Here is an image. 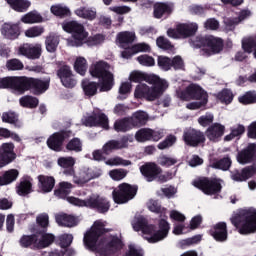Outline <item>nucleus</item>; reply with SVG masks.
Returning <instances> with one entry per match:
<instances>
[{
  "instance_id": "obj_59",
  "label": "nucleus",
  "mask_w": 256,
  "mask_h": 256,
  "mask_svg": "<svg viewBox=\"0 0 256 256\" xmlns=\"http://www.w3.org/2000/svg\"><path fill=\"white\" fill-rule=\"evenodd\" d=\"M174 143H177V137L170 134L157 145V148L160 149V151H163L169 149V147H173Z\"/></svg>"
},
{
  "instance_id": "obj_42",
  "label": "nucleus",
  "mask_w": 256,
  "mask_h": 256,
  "mask_svg": "<svg viewBox=\"0 0 256 256\" xmlns=\"http://www.w3.org/2000/svg\"><path fill=\"white\" fill-rule=\"evenodd\" d=\"M16 193L20 197H27V195L33 193V183H31V180H21L19 185L16 186Z\"/></svg>"
},
{
  "instance_id": "obj_64",
  "label": "nucleus",
  "mask_w": 256,
  "mask_h": 256,
  "mask_svg": "<svg viewBox=\"0 0 256 256\" xmlns=\"http://www.w3.org/2000/svg\"><path fill=\"white\" fill-rule=\"evenodd\" d=\"M50 11L56 17H66V15H69V9L59 5L52 6Z\"/></svg>"
},
{
  "instance_id": "obj_61",
  "label": "nucleus",
  "mask_w": 256,
  "mask_h": 256,
  "mask_svg": "<svg viewBox=\"0 0 256 256\" xmlns=\"http://www.w3.org/2000/svg\"><path fill=\"white\" fill-rule=\"evenodd\" d=\"M6 67L8 71H21L24 69L25 65H23V62H21V60L14 58L7 61Z\"/></svg>"
},
{
  "instance_id": "obj_51",
  "label": "nucleus",
  "mask_w": 256,
  "mask_h": 256,
  "mask_svg": "<svg viewBox=\"0 0 256 256\" xmlns=\"http://www.w3.org/2000/svg\"><path fill=\"white\" fill-rule=\"evenodd\" d=\"M67 151H73L74 153H81L83 151V142L79 138H72L66 144Z\"/></svg>"
},
{
  "instance_id": "obj_17",
  "label": "nucleus",
  "mask_w": 256,
  "mask_h": 256,
  "mask_svg": "<svg viewBox=\"0 0 256 256\" xmlns=\"http://www.w3.org/2000/svg\"><path fill=\"white\" fill-rule=\"evenodd\" d=\"M86 207H88V209H93L97 213L105 214L111 209V202L103 196L92 195L87 198Z\"/></svg>"
},
{
  "instance_id": "obj_24",
  "label": "nucleus",
  "mask_w": 256,
  "mask_h": 256,
  "mask_svg": "<svg viewBox=\"0 0 256 256\" xmlns=\"http://www.w3.org/2000/svg\"><path fill=\"white\" fill-rule=\"evenodd\" d=\"M204 135L207 139L212 141V143H219L221 137L225 135V125L215 122L206 129Z\"/></svg>"
},
{
  "instance_id": "obj_49",
  "label": "nucleus",
  "mask_w": 256,
  "mask_h": 256,
  "mask_svg": "<svg viewBox=\"0 0 256 256\" xmlns=\"http://www.w3.org/2000/svg\"><path fill=\"white\" fill-rule=\"evenodd\" d=\"M76 15L82 19H87L88 21H94L97 18V12L89 8H79L76 10Z\"/></svg>"
},
{
  "instance_id": "obj_47",
  "label": "nucleus",
  "mask_w": 256,
  "mask_h": 256,
  "mask_svg": "<svg viewBox=\"0 0 256 256\" xmlns=\"http://www.w3.org/2000/svg\"><path fill=\"white\" fill-rule=\"evenodd\" d=\"M46 51L48 53H55L59 47V38L56 35L50 34L45 40Z\"/></svg>"
},
{
  "instance_id": "obj_55",
  "label": "nucleus",
  "mask_w": 256,
  "mask_h": 256,
  "mask_svg": "<svg viewBox=\"0 0 256 256\" xmlns=\"http://www.w3.org/2000/svg\"><path fill=\"white\" fill-rule=\"evenodd\" d=\"M233 92L231 90L225 88L221 92L218 93L217 99L224 103L225 105H230V103H233Z\"/></svg>"
},
{
  "instance_id": "obj_11",
  "label": "nucleus",
  "mask_w": 256,
  "mask_h": 256,
  "mask_svg": "<svg viewBox=\"0 0 256 256\" xmlns=\"http://www.w3.org/2000/svg\"><path fill=\"white\" fill-rule=\"evenodd\" d=\"M75 134H73V131L68 129H62L58 132H54L51 134L47 141L46 145L51 149V151H55L56 153H59L63 151V143L67 141L68 139H71Z\"/></svg>"
},
{
  "instance_id": "obj_21",
  "label": "nucleus",
  "mask_w": 256,
  "mask_h": 256,
  "mask_svg": "<svg viewBox=\"0 0 256 256\" xmlns=\"http://www.w3.org/2000/svg\"><path fill=\"white\" fill-rule=\"evenodd\" d=\"M18 53L26 57L27 59H32L35 61L36 59H41V55L43 53V48L41 44H23L19 47Z\"/></svg>"
},
{
  "instance_id": "obj_7",
  "label": "nucleus",
  "mask_w": 256,
  "mask_h": 256,
  "mask_svg": "<svg viewBox=\"0 0 256 256\" xmlns=\"http://www.w3.org/2000/svg\"><path fill=\"white\" fill-rule=\"evenodd\" d=\"M62 29L66 33L72 34V47H83L85 39L89 37V32L85 31V26L77 21H66L62 23Z\"/></svg>"
},
{
  "instance_id": "obj_20",
  "label": "nucleus",
  "mask_w": 256,
  "mask_h": 256,
  "mask_svg": "<svg viewBox=\"0 0 256 256\" xmlns=\"http://www.w3.org/2000/svg\"><path fill=\"white\" fill-rule=\"evenodd\" d=\"M140 173L148 183H152V181H157V177L163 173V168L155 162H147L140 166Z\"/></svg>"
},
{
  "instance_id": "obj_1",
  "label": "nucleus",
  "mask_w": 256,
  "mask_h": 256,
  "mask_svg": "<svg viewBox=\"0 0 256 256\" xmlns=\"http://www.w3.org/2000/svg\"><path fill=\"white\" fill-rule=\"evenodd\" d=\"M51 85V78L42 80L27 76H8L0 78V89H12L18 95H25L31 91L32 95H43Z\"/></svg>"
},
{
  "instance_id": "obj_41",
  "label": "nucleus",
  "mask_w": 256,
  "mask_h": 256,
  "mask_svg": "<svg viewBox=\"0 0 256 256\" xmlns=\"http://www.w3.org/2000/svg\"><path fill=\"white\" fill-rule=\"evenodd\" d=\"M113 129L117 133H127V131H131V129H133V126L129 117H125L122 119H117L114 122Z\"/></svg>"
},
{
  "instance_id": "obj_15",
  "label": "nucleus",
  "mask_w": 256,
  "mask_h": 256,
  "mask_svg": "<svg viewBox=\"0 0 256 256\" xmlns=\"http://www.w3.org/2000/svg\"><path fill=\"white\" fill-rule=\"evenodd\" d=\"M182 139L188 147H199V145H203L207 141L205 133L195 128L185 130Z\"/></svg>"
},
{
  "instance_id": "obj_3",
  "label": "nucleus",
  "mask_w": 256,
  "mask_h": 256,
  "mask_svg": "<svg viewBox=\"0 0 256 256\" xmlns=\"http://www.w3.org/2000/svg\"><path fill=\"white\" fill-rule=\"evenodd\" d=\"M232 225L240 235H252L256 233V208L241 209L230 218Z\"/></svg>"
},
{
  "instance_id": "obj_29",
  "label": "nucleus",
  "mask_w": 256,
  "mask_h": 256,
  "mask_svg": "<svg viewBox=\"0 0 256 256\" xmlns=\"http://www.w3.org/2000/svg\"><path fill=\"white\" fill-rule=\"evenodd\" d=\"M38 189L41 193H51L55 189V177L47 175H38Z\"/></svg>"
},
{
  "instance_id": "obj_53",
  "label": "nucleus",
  "mask_w": 256,
  "mask_h": 256,
  "mask_svg": "<svg viewBox=\"0 0 256 256\" xmlns=\"http://www.w3.org/2000/svg\"><path fill=\"white\" fill-rule=\"evenodd\" d=\"M73 189V184L69 182H60L59 189L55 190L54 194L58 197H67L71 190Z\"/></svg>"
},
{
  "instance_id": "obj_5",
  "label": "nucleus",
  "mask_w": 256,
  "mask_h": 256,
  "mask_svg": "<svg viewBox=\"0 0 256 256\" xmlns=\"http://www.w3.org/2000/svg\"><path fill=\"white\" fill-rule=\"evenodd\" d=\"M149 84L153 86L149 87L147 84H138L136 86L134 91L135 99H146V101H155V99H159L161 95L165 93L167 87H169L167 81L161 78H158L156 82Z\"/></svg>"
},
{
  "instance_id": "obj_13",
  "label": "nucleus",
  "mask_w": 256,
  "mask_h": 256,
  "mask_svg": "<svg viewBox=\"0 0 256 256\" xmlns=\"http://www.w3.org/2000/svg\"><path fill=\"white\" fill-rule=\"evenodd\" d=\"M56 75L66 89H73L77 85V79H75V74H73L71 66L65 62L58 65Z\"/></svg>"
},
{
  "instance_id": "obj_40",
  "label": "nucleus",
  "mask_w": 256,
  "mask_h": 256,
  "mask_svg": "<svg viewBox=\"0 0 256 256\" xmlns=\"http://www.w3.org/2000/svg\"><path fill=\"white\" fill-rule=\"evenodd\" d=\"M19 177V170L10 169L4 172L2 176H0V187L5 185H11L14 181H17Z\"/></svg>"
},
{
  "instance_id": "obj_52",
  "label": "nucleus",
  "mask_w": 256,
  "mask_h": 256,
  "mask_svg": "<svg viewBox=\"0 0 256 256\" xmlns=\"http://www.w3.org/2000/svg\"><path fill=\"white\" fill-rule=\"evenodd\" d=\"M231 158L224 157L220 160H216L212 163L213 169H220L221 171H229L231 168Z\"/></svg>"
},
{
  "instance_id": "obj_12",
  "label": "nucleus",
  "mask_w": 256,
  "mask_h": 256,
  "mask_svg": "<svg viewBox=\"0 0 256 256\" xmlns=\"http://www.w3.org/2000/svg\"><path fill=\"white\" fill-rule=\"evenodd\" d=\"M181 101H205L209 100V94L197 84H190L184 90L178 93Z\"/></svg>"
},
{
  "instance_id": "obj_25",
  "label": "nucleus",
  "mask_w": 256,
  "mask_h": 256,
  "mask_svg": "<svg viewBox=\"0 0 256 256\" xmlns=\"http://www.w3.org/2000/svg\"><path fill=\"white\" fill-rule=\"evenodd\" d=\"M175 6L171 2H156L153 5V17L155 19H163V17H169L173 13Z\"/></svg>"
},
{
  "instance_id": "obj_18",
  "label": "nucleus",
  "mask_w": 256,
  "mask_h": 256,
  "mask_svg": "<svg viewBox=\"0 0 256 256\" xmlns=\"http://www.w3.org/2000/svg\"><path fill=\"white\" fill-rule=\"evenodd\" d=\"M82 125L84 127H101L108 131L109 129V117L105 113H93L90 116L82 118Z\"/></svg>"
},
{
  "instance_id": "obj_2",
  "label": "nucleus",
  "mask_w": 256,
  "mask_h": 256,
  "mask_svg": "<svg viewBox=\"0 0 256 256\" xmlns=\"http://www.w3.org/2000/svg\"><path fill=\"white\" fill-rule=\"evenodd\" d=\"M105 233H107L105 224L100 220L95 221L91 230L84 235V245L91 251H97L100 256H115V254L123 249V240L118 236H112L105 247L99 248L97 247V241H99V237L105 235Z\"/></svg>"
},
{
  "instance_id": "obj_9",
  "label": "nucleus",
  "mask_w": 256,
  "mask_h": 256,
  "mask_svg": "<svg viewBox=\"0 0 256 256\" xmlns=\"http://www.w3.org/2000/svg\"><path fill=\"white\" fill-rule=\"evenodd\" d=\"M193 186L204 193V195H219L223 186L217 178L203 177L193 181Z\"/></svg>"
},
{
  "instance_id": "obj_4",
  "label": "nucleus",
  "mask_w": 256,
  "mask_h": 256,
  "mask_svg": "<svg viewBox=\"0 0 256 256\" xmlns=\"http://www.w3.org/2000/svg\"><path fill=\"white\" fill-rule=\"evenodd\" d=\"M90 75L100 81V92L107 93L115 87V75L111 72V64L98 61L90 67Z\"/></svg>"
},
{
  "instance_id": "obj_60",
  "label": "nucleus",
  "mask_w": 256,
  "mask_h": 256,
  "mask_svg": "<svg viewBox=\"0 0 256 256\" xmlns=\"http://www.w3.org/2000/svg\"><path fill=\"white\" fill-rule=\"evenodd\" d=\"M43 33H45V28H43L42 26H34L30 27L25 31V36L29 39H33L35 37H41Z\"/></svg>"
},
{
  "instance_id": "obj_16",
  "label": "nucleus",
  "mask_w": 256,
  "mask_h": 256,
  "mask_svg": "<svg viewBox=\"0 0 256 256\" xmlns=\"http://www.w3.org/2000/svg\"><path fill=\"white\" fill-rule=\"evenodd\" d=\"M15 159H17V153H15V144L13 142H6L0 145V169L11 165Z\"/></svg>"
},
{
  "instance_id": "obj_33",
  "label": "nucleus",
  "mask_w": 256,
  "mask_h": 256,
  "mask_svg": "<svg viewBox=\"0 0 256 256\" xmlns=\"http://www.w3.org/2000/svg\"><path fill=\"white\" fill-rule=\"evenodd\" d=\"M81 87L86 97H95V95H97L99 87H101V82H93L89 79H84L81 82Z\"/></svg>"
},
{
  "instance_id": "obj_26",
  "label": "nucleus",
  "mask_w": 256,
  "mask_h": 256,
  "mask_svg": "<svg viewBox=\"0 0 256 256\" xmlns=\"http://www.w3.org/2000/svg\"><path fill=\"white\" fill-rule=\"evenodd\" d=\"M169 229H171L169 222L165 219H160L158 223V231L148 238V243H159V241H163V239H166L167 235H169Z\"/></svg>"
},
{
  "instance_id": "obj_30",
  "label": "nucleus",
  "mask_w": 256,
  "mask_h": 256,
  "mask_svg": "<svg viewBox=\"0 0 256 256\" xmlns=\"http://www.w3.org/2000/svg\"><path fill=\"white\" fill-rule=\"evenodd\" d=\"M39 235L37 232L35 234L30 235H22L19 240V245L23 249H39Z\"/></svg>"
},
{
  "instance_id": "obj_35",
  "label": "nucleus",
  "mask_w": 256,
  "mask_h": 256,
  "mask_svg": "<svg viewBox=\"0 0 256 256\" xmlns=\"http://www.w3.org/2000/svg\"><path fill=\"white\" fill-rule=\"evenodd\" d=\"M56 223L59 225V227H75L77 225V218L73 215L69 214H58L55 217Z\"/></svg>"
},
{
  "instance_id": "obj_45",
  "label": "nucleus",
  "mask_w": 256,
  "mask_h": 256,
  "mask_svg": "<svg viewBox=\"0 0 256 256\" xmlns=\"http://www.w3.org/2000/svg\"><path fill=\"white\" fill-rule=\"evenodd\" d=\"M71 243H73V236L71 234H62L58 237V245L61 249H65L64 251L68 253V255L72 254L71 250H69Z\"/></svg>"
},
{
  "instance_id": "obj_44",
  "label": "nucleus",
  "mask_w": 256,
  "mask_h": 256,
  "mask_svg": "<svg viewBox=\"0 0 256 256\" xmlns=\"http://www.w3.org/2000/svg\"><path fill=\"white\" fill-rule=\"evenodd\" d=\"M19 103L21 107L26 109H37L39 107V98L32 95H25L20 98Z\"/></svg>"
},
{
  "instance_id": "obj_58",
  "label": "nucleus",
  "mask_w": 256,
  "mask_h": 256,
  "mask_svg": "<svg viewBox=\"0 0 256 256\" xmlns=\"http://www.w3.org/2000/svg\"><path fill=\"white\" fill-rule=\"evenodd\" d=\"M238 101L242 105H253V103H256V92L248 91L243 96H240Z\"/></svg>"
},
{
  "instance_id": "obj_43",
  "label": "nucleus",
  "mask_w": 256,
  "mask_h": 256,
  "mask_svg": "<svg viewBox=\"0 0 256 256\" xmlns=\"http://www.w3.org/2000/svg\"><path fill=\"white\" fill-rule=\"evenodd\" d=\"M87 69H89L87 59H85V57L83 56L77 57L74 62V71H76L78 75L85 77V75L87 74Z\"/></svg>"
},
{
  "instance_id": "obj_38",
  "label": "nucleus",
  "mask_w": 256,
  "mask_h": 256,
  "mask_svg": "<svg viewBox=\"0 0 256 256\" xmlns=\"http://www.w3.org/2000/svg\"><path fill=\"white\" fill-rule=\"evenodd\" d=\"M117 41L122 49H127L129 45L135 42V33L129 31L120 32L117 35Z\"/></svg>"
},
{
  "instance_id": "obj_14",
  "label": "nucleus",
  "mask_w": 256,
  "mask_h": 256,
  "mask_svg": "<svg viewBox=\"0 0 256 256\" xmlns=\"http://www.w3.org/2000/svg\"><path fill=\"white\" fill-rule=\"evenodd\" d=\"M135 140L138 143H147V141H161L165 137L163 130H153L151 128H140L135 133Z\"/></svg>"
},
{
  "instance_id": "obj_32",
  "label": "nucleus",
  "mask_w": 256,
  "mask_h": 256,
  "mask_svg": "<svg viewBox=\"0 0 256 256\" xmlns=\"http://www.w3.org/2000/svg\"><path fill=\"white\" fill-rule=\"evenodd\" d=\"M125 148H127V141L110 140L103 145L102 152L104 155H111L113 151H119V149Z\"/></svg>"
},
{
  "instance_id": "obj_36",
  "label": "nucleus",
  "mask_w": 256,
  "mask_h": 256,
  "mask_svg": "<svg viewBox=\"0 0 256 256\" xmlns=\"http://www.w3.org/2000/svg\"><path fill=\"white\" fill-rule=\"evenodd\" d=\"M132 127H143L149 121V115L144 111H137L129 118Z\"/></svg>"
},
{
  "instance_id": "obj_39",
  "label": "nucleus",
  "mask_w": 256,
  "mask_h": 256,
  "mask_svg": "<svg viewBox=\"0 0 256 256\" xmlns=\"http://www.w3.org/2000/svg\"><path fill=\"white\" fill-rule=\"evenodd\" d=\"M2 123L14 125L16 129H21V127H23V123H21L19 120V114L15 113L14 111L2 113Z\"/></svg>"
},
{
  "instance_id": "obj_56",
  "label": "nucleus",
  "mask_w": 256,
  "mask_h": 256,
  "mask_svg": "<svg viewBox=\"0 0 256 256\" xmlns=\"http://www.w3.org/2000/svg\"><path fill=\"white\" fill-rule=\"evenodd\" d=\"M21 21L26 24L41 23L43 17H41V14L29 12L22 16Z\"/></svg>"
},
{
  "instance_id": "obj_37",
  "label": "nucleus",
  "mask_w": 256,
  "mask_h": 256,
  "mask_svg": "<svg viewBox=\"0 0 256 256\" xmlns=\"http://www.w3.org/2000/svg\"><path fill=\"white\" fill-rule=\"evenodd\" d=\"M9 4V7L16 11V13H25L31 7L29 0H5Z\"/></svg>"
},
{
  "instance_id": "obj_22",
  "label": "nucleus",
  "mask_w": 256,
  "mask_h": 256,
  "mask_svg": "<svg viewBox=\"0 0 256 256\" xmlns=\"http://www.w3.org/2000/svg\"><path fill=\"white\" fill-rule=\"evenodd\" d=\"M236 159L240 165L255 163L256 161V143H249L246 148L238 152Z\"/></svg>"
},
{
  "instance_id": "obj_31",
  "label": "nucleus",
  "mask_w": 256,
  "mask_h": 256,
  "mask_svg": "<svg viewBox=\"0 0 256 256\" xmlns=\"http://www.w3.org/2000/svg\"><path fill=\"white\" fill-rule=\"evenodd\" d=\"M129 79L132 83H141V81H146V83H157L159 81V76L152 74H145L143 72L134 71L130 74Z\"/></svg>"
},
{
  "instance_id": "obj_8",
  "label": "nucleus",
  "mask_w": 256,
  "mask_h": 256,
  "mask_svg": "<svg viewBox=\"0 0 256 256\" xmlns=\"http://www.w3.org/2000/svg\"><path fill=\"white\" fill-rule=\"evenodd\" d=\"M137 191H139V186L131 185L128 183H122L117 187V189L113 190V201L114 203H117V205L129 203V201L135 199Z\"/></svg>"
},
{
  "instance_id": "obj_34",
  "label": "nucleus",
  "mask_w": 256,
  "mask_h": 256,
  "mask_svg": "<svg viewBox=\"0 0 256 256\" xmlns=\"http://www.w3.org/2000/svg\"><path fill=\"white\" fill-rule=\"evenodd\" d=\"M59 167L64 169V175H75V169H73L75 165L74 157H60L57 161Z\"/></svg>"
},
{
  "instance_id": "obj_10",
  "label": "nucleus",
  "mask_w": 256,
  "mask_h": 256,
  "mask_svg": "<svg viewBox=\"0 0 256 256\" xmlns=\"http://www.w3.org/2000/svg\"><path fill=\"white\" fill-rule=\"evenodd\" d=\"M198 29L197 23H180L176 28H169L166 33L170 39H189L197 33Z\"/></svg>"
},
{
  "instance_id": "obj_28",
  "label": "nucleus",
  "mask_w": 256,
  "mask_h": 256,
  "mask_svg": "<svg viewBox=\"0 0 256 256\" xmlns=\"http://www.w3.org/2000/svg\"><path fill=\"white\" fill-rule=\"evenodd\" d=\"M209 235H211V237H213V239H215V241H218L219 243L227 241V223L218 222L209 230Z\"/></svg>"
},
{
  "instance_id": "obj_62",
  "label": "nucleus",
  "mask_w": 256,
  "mask_h": 256,
  "mask_svg": "<svg viewBox=\"0 0 256 256\" xmlns=\"http://www.w3.org/2000/svg\"><path fill=\"white\" fill-rule=\"evenodd\" d=\"M213 121H215V116L211 113H206L198 118V123L201 127H211Z\"/></svg>"
},
{
  "instance_id": "obj_57",
  "label": "nucleus",
  "mask_w": 256,
  "mask_h": 256,
  "mask_svg": "<svg viewBox=\"0 0 256 256\" xmlns=\"http://www.w3.org/2000/svg\"><path fill=\"white\" fill-rule=\"evenodd\" d=\"M156 45L159 49H163V51H173L175 46L170 42L169 39L165 38V36H159L156 39Z\"/></svg>"
},
{
  "instance_id": "obj_27",
  "label": "nucleus",
  "mask_w": 256,
  "mask_h": 256,
  "mask_svg": "<svg viewBox=\"0 0 256 256\" xmlns=\"http://www.w3.org/2000/svg\"><path fill=\"white\" fill-rule=\"evenodd\" d=\"M20 23H4L1 28V34L6 39H9L10 41H15V39H19V36L21 35V26H19Z\"/></svg>"
},
{
  "instance_id": "obj_6",
  "label": "nucleus",
  "mask_w": 256,
  "mask_h": 256,
  "mask_svg": "<svg viewBox=\"0 0 256 256\" xmlns=\"http://www.w3.org/2000/svg\"><path fill=\"white\" fill-rule=\"evenodd\" d=\"M193 46L195 49H201V47H206L205 53L207 55H219L225 47V42L220 37H215L213 35L197 36L193 41Z\"/></svg>"
},
{
  "instance_id": "obj_50",
  "label": "nucleus",
  "mask_w": 256,
  "mask_h": 256,
  "mask_svg": "<svg viewBox=\"0 0 256 256\" xmlns=\"http://www.w3.org/2000/svg\"><path fill=\"white\" fill-rule=\"evenodd\" d=\"M138 231H142L144 235H153V226L149 225V222L145 218H139L136 222Z\"/></svg>"
},
{
  "instance_id": "obj_48",
  "label": "nucleus",
  "mask_w": 256,
  "mask_h": 256,
  "mask_svg": "<svg viewBox=\"0 0 256 256\" xmlns=\"http://www.w3.org/2000/svg\"><path fill=\"white\" fill-rule=\"evenodd\" d=\"M36 223L41 230H36V233H47L49 227V215L47 213L40 214L36 217Z\"/></svg>"
},
{
  "instance_id": "obj_63",
  "label": "nucleus",
  "mask_w": 256,
  "mask_h": 256,
  "mask_svg": "<svg viewBox=\"0 0 256 256\" xmlns=\"http://www.w3.org/2000/svg\"><path fill=\"white\" fill-rule=\"evenodd\" d=\"M137 61L140 65H144V67H153L155 65V58L147 54L138 56Z\"/></svg>"
},
{
  "instance_id": "obj_23",
  "label": "nucleus",
  "mask_w": 256,
  "mask_h": 256,
  "mask_svg": "<svg viewBox=\"0 0 256 256\" xmlns=\"http://www.w3.org/2000/svg\"><path fill=\"white\" fill-rule=\"evenodd\" d=\"M256 174V165H250L239 169H234L230 172V177L232 181H236V183H243V181H247L251 179Z\"/></svg>"
},
{
  "instance_id": "obj_19",
  "label": "nucleus",
  "mask_w": 256,
  "mask_h": 256,
  "mask_svg": "<svg viewBox=\"0 0 256 256\" xmlns=\"http://www.w3.org/2000/svg\"><path fill=\"white\" fill-rule=\"evenodd\" d=\"M158 67L162 71H171V68L174 71H179L185 67V62L181 56H175L173 59L167 56H158Z\"/></svg>"
},
{
  "instance_id": "obj_46",
  "label": "nucleus",
  "mask_w": 256,
  "mask_h": 256,
  "mask_svg": "<svg viewBox=\"0 0 256 256\" xmlns=\"http://www.w3.org/2000/svg\"><path fill=\"white\" fill-rule=\"evenodd\" d=\"M37 235H41V239L38 240V249H45L52 245L55 241V235L49 234L47 232L37 233Z\"/></svg>"
},
{
  "instance_id": "obj_54",
  "label": "nucleus",
  "mask_w": 256,
  "mask_h": 256,
  "mask_svg": "<svg viewBox=\"0 0 256 256\" xmlns=\"http://www.w3.org/2000/svg\"><path fill=\"white\" fill-rule=\"evenodd\" d=\"M105 41V36L103 34H96L94 36H87L84 40V44L88 47H96V45H101Z\"/></svg>"
}]
</instances>
